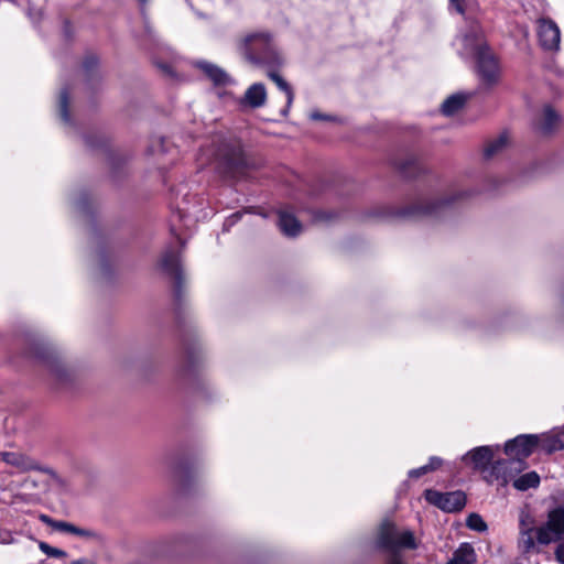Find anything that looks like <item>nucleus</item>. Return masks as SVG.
I'll return each mask as SVG.
<instances>
[{
    "mask_svg": "<svg viewBox=\"0 0 564 564\" xmlns=\"http://www.w3.org/2000/svg\"><path fill=\"white\" fill-rule=\"evenodd\" d=\"M564 538V508L547 512L544 523L536 525L535 518L522 510L519 514L518 549L522 554L540 552V545H549Z\"/></svg>",
    "mask_w": 564,
    "mask_h": 564,
    "instance_id": "f257e3e1",
    "label": "nucleus"
},
{
    "mask_svg": "<svg viewBox=\"0 0 564 564\" xmlns=\"http://www.w3.org/2000/svg\"><path fill=\"white\" fill-rule=\"evenodd\" d=\"M564 538V508L547 512L544 523L536 525L535 518L522 510L519 514L518 549L522 554L540 552V545H549Z\"/></svg>",
    "mask_w": 564,
    "mask_h": 564,
    "instance_id": "f03ea898",
    "label": "nucleus"
},
{
    "mask_svg": "<svg viewBox=\"0 0 564 564\" xmlns=\"http://www.w3.org/2000/svg\"><path fill=\"white\" fill-rule=\"evenodd\" d=\"M235 43L241 57L254 67L276 68L283 64V58L274 46L272 34L265 30L245 32L236 39Z\"/></svg>",
    "mask_w": 564,
    "mask_h": 564,
    "instance_id": "7ed1b4c3",
    "label": "nucleus"
},
{
    "mask_svg": "<svg viewBox=\"0 0 564 564\" xmlns=\"http://www.w3.org/2000/svg\"><path fill=\"white\" fill-rule=\"evenodd\" d=\"M26 354L43 360L52 381L57 387L65 388L74 381L73 369L43 341L30 344Z\"/></svg>",
    "mask_w": 564,
    "mask_h": 564,
    "instance_id": "20e7f679",
    "label": "nucleus"
},
{
    "mask_svg": "<svg viewBox=\"0 0 564 564\" xmlns=\"http://www.w3.org/2000/svg\"><path fill=\"white\" fill-rule=\"evenodd\" d=\"M540 445V438L536 435H519L513 440H510L505 445V452L510 457L508 460L497 462L492 467V474L498 479L500 477V470L507 468V466L522 464V460L530 456L533 449Z\"/></svg>",
    "mask_w": 564,
    "mask_h": 564,
    "instance_id": "39448f33",
    "label": "nucleus"
},
{
    "mask_svg": "<svg viewBox=\"0 0 564 564\" xmlns=\"http://www.w3.org/2000/svg\"><path fill=\"white\" fill-rule=\"evenodd\" d=\"M377 542L380 547L391 551L393 554L400 549L413 550L417 547L412 531H400L393 523L389 521H384L380 525L378 530Z\"/></svg>",
    "mask_w": 564,
    "mask_h": 564,
    "instance_id": "423d86ee",
    "label": "nucleus"
},
{
    "mask_svg": "<svg viewBox=\"0 0 564 564\" xmlns=\"http://www.w3.org/2000/svg\"><path fill=\"white\" fill-rule=\"evenodd\" d=\"M425 499L433 506L445 512H456L466 505V496L463 491L441 492L434 489L424 491Z\"/></svg>",
    "mask_w": 564,
    "mask_h": 564,
    "instance_id": "0eeeda50",
    "label": "nucleus"
},
{
    "mask_svg": "<svg viewBox=\"0 0 564 564\" xmlns=\"http://www.w3.org/2000/svg\"><path fill=\"white\" fill-rule=\"evenodd\" d=\"M466 195V192L456 191L453 194L440 199L419 203L409 209L402 210V217L436 216L438 210Z\"/></svg>",
    "mask_w": 564,
    "mask_h": 564,
    "instance_id": "6e6552de",
    "label": "nucleus"
},
{
    "mask_svg": "<svg viewBox=\"0 0 564 564\" xmlns=\"http://www.w3.org/2000/svg\"><path fill=\"white\" fill-rule=\"evenodd\" d=\"M478 73L484 80L492 83L499 74L498 63L491 52L477 40L475 47Z\"/></svg>",
    "mask_w": 564,
    "mask_h": 564,
    "instance_id": "1a4fd4ad",
    "label": "nucleus"
},
{
    "mask_svg": "<svg viewBox=\"0 0 564 564\" xmlns=\"http://www.w3.org/2000/svg\"><path fill=\"white\" fill-rule=\"evenodd\" d=\"M538 37L540 45L546 51H557L561 43V32L556 23L550 19L538 21Z\"/></svg>",
    "mask_w": 564,
    "mask_h": 564,
    "instance_id": "9d476101",
    "label": "nucleus"
},
{
    "mask_svg": "<svg viewBox=\"0 0 564 564\" xmlns=\"http://www.w3.org/2000/svg\"><path fill=\"white\" fill-rule=\"evenodd\" d=\"M268 99L267 88L262 83H253L239 98L238 105L243 110L258 109L265 105Z\"/></svg>",
    "mask_w": 564,
    "mask_h": 564,
    "instance_id": "9b49d317",
    "label": "nucleus"
},
{
    "mask_svg": "<svg viewBox=\"0 0 564 564\" xmlns=\"http://www.w3.org/2000/svg\"><path fill=\"white\" fill-rule=\"evenodd\" d=\"M218 160L229 169H236L243 163L241 145L236 140H223L216 151Z\"/></svg>",
    "mask_w": 564,
    "mask_h": 564,
    "instance_id": "f8f14e48",
    "label": "nucleus"
},
{
    "mask_svg": "<svg viewBox=\"0 0 564 564\" xmlns=\"http://www.w3.org/2000/svg\"><path fill=\"white\" fill-rule=\"evenodd\" d=\"M498 446H478L467 452L462 460L466 465L473 466L476 470H485L487 466L492 462Z\"/></svg>",
    "mask_w": 564,
    "mask_h": 564,
    "instance_id": "ddd939ff",
    "label": "nucleus"
},
{
    "mask_svg": "<svg viewBox=\"0 0 564 564\" xmlns=\"http://www.w3.org/2000/svg\"><path fill=\"white\" fill-rule=\"evenodd\" d=\"M197 67L200 68L216 86H226L232 82L231 77L215 64L202 61L197 63Z\"/></svg>",
    "mask_w": 564,
    "mask_h": 564,
    "instance_id": "4468645a",
    "label": "nucleus"
},
{
    "mask_svg": "<svg viewBox=\"0 0 564 564\" xmlns=\"http://www.w3.org/2000/svg\"><path fill=\"white\" fill-rule=\"evenodd\" d=\"M0 459L11 466L17 467L21 471H26L36 468L35 462L21 453L2 452L0 453Z\"/></svg>",
    "mask_w": 564,
    "mask_h": 564,
    "instance_id": "2eb2a0df",
    "label": "nucleus"
},
{
    "mask_svg": "<svg viewBox=\"0 0 564 564\" xmlns=\"http://www.w3.org/2000/svg\"><path fill=\"white\" fill-rule=\"evenodd\" d=\"M161 267L167 274L173 276L176 281L181 280L178 254L172 247H169L164 251L161 258Z\"/></svg>",
    "mask_w": 564,
    "mask_h": 564,
    "instance_id": "dca6fc26",
    "label": "nucleus"
},
{
    "mask_svg": "<svg viewBox=\"0 0 564 564\" xmlns=\"http://www.w3.org/2000/svg\"><path fill=\"white\" fill-rule=\"evenodd\" d=\"M279 227L289 237H295L302 231V225L296 217L286 210L279 212Z\"/></svg>",
    "mask_w": 564,
    "mask_h": 564,
    "instance_id": "f3484780",
    "label": "nucleus"
},
{
    "mask_svg": "<svg viewBox=\"0 0 564 564\" xmlns=\"http://www.w3.org/2000/svg\"><path fill=\"white\" fill-rule=\"evenodd\" d=\"M560 123V116L556 111H554L551 107H545L541 119L538 123V129L544 133H551L554 129L557 128Z\"/></svg>",
    "mask_w": 564,
    "mask_h": 564,
    "instance_id": "a211bd4d",
    "label": "nucleus"
},
{
    "mask_svg": "<svg viewBox=\"0 0 564 564\" xmlns=\"http://www.w3.org/2000/svg\"><path fill=\"white\" fill-rule=\"evenodd\" d=\"M540 445L547 453L563 449L564 431H554L550 434L543 435V437L540 440Z\"/></svg>",
    "mask_w": 564,
    "mask_h": 564,
    "instance_id": "6ab92c4d",
    "label": "nucleus"
},
{
    "mask_svg": "<svg viewBox=\"0 0 564 564\" xmlns=\"http://www.w3.org/2000/svg\"><path fill=\"white\" fill-rule=\"evenodd\" d=\"M475 562L476 553L474 547L468 543H463L447 564H475Z\"/></svg>",
    "mask_w": 564,
    "mask_h": 564,
    "instance_id": "aec40b11",
    "label": "nucleus"
},
{
    "mask_svg": "<svg viewBox=\"0 0 564 564\" xmlns=\"http://www.w3.org/2000/svg\"><path fill=\"white\" fill-rule=\"evenodd\" d=\"M275 68H268V77L278 86L279 89L285 93L286 95V108L283 111L284 115L289 111L292 106L294 99V93L290 85L278 74L274 72Z\"/></svg>",
    "mask_w": 564,
    "mask_h": 564,
    "instance_id": "412c9836",
    "label": "nucleus"
},
{
    "mask_svg": "<svg viewBox=\"0 0 564 564\" xmlns=\"http://www.w3.org/2000/svg\"><path fill=\"white\" fill-rule=\"evenodd\" d=\"M466 102V96L462 94H455L446 98L442 104V112L445 116H452L458 112Z\"/></svg>",
    "mask_w": 564,
    "mask_h": 564,
    "instance_id": "4be33fe9",
    "label": "nucleus"
},
{
    "mask_svg": "<svg viewBox=\"0 0 564 564\" xmlns=\"http://www.w3.org/2000/svg\"><path fill=\"white\" fill-rule=\"evenodd\" d=\"M540 484V476L535 471H530L519 476L512 482L513 487L518 490L524 491L530 488H535Z\"/></svg>",
    "mask_w": 564,
    "mask_h": 564,
    "instance_id": "5701e85b",
    "label": "nucleus"
},
{
    "mask_svg": "<svg viewBox=\"0 0 564 564\" xmlns=\"http://www.w3.org/2000/svg\"><path fill=\"white\" fill-rule=\"evenodd\" d=\"M508 144V137L507 134H500L495 140L490 141L487 147L485 148V156L487 159H490L495 156L496 154L500 153L503 149H506Z\"/></svg>",
    "mask_w": 564,
    "mask_h": 564,
    "instance_id": "b1692460",
    "label": "nucleus"
},
{
    "mask_svg": "<svg viewBox=\"0 0 564 564\" xmlns=\"http://www.w3.org/2000/svg\"><path fill=\"white\" fill-rule=\"evenodd\" d=\"M55 530L62 531V532H67V533L75 534L78 536H84V538L93 536V532H90L89 530L78 528V527H76L69 522H65V521H58V523L55 524Z\"/></svg>",
    "mask_w": 564,
    "mask_h": 564,
    "instance_id": "393cba45",
    "label": "nucleus"
},
{
    "mask_svg": "<svg viewBox=\"0 0 564 564\" xmlns=\"http://www.w3.org/2000/svg\"><path fill=\"white\" fill-rule=\"evenodd\" d=\"M68 102H69L68 93L66 89H62L58 95V112H59L61 120L65 124L70 123V118H69V113H68Z\"/></svg>",
    "mask_w": 564,
    "mask_h": 564,
    "instance_id": "a878e982",
    "label": "nucleus"
},
{
    "mask_svg": "<svg viewBox=\"0 0 564 564\" xmlns=\"http://www.w3.org/2000/svg\"><path fill=\"white\" fill-rule=\"evenodd\" d=\"M466 525L474 531L485 532L487 524L478 513H470L466 519Z\"/></svg>",
    "mask_w": 564,
    "mask_h": 564,
    "instance_id": "bb28decb",
    "label": "nucleus"
},
{
    "mask_svg": "<svg viewBox=\"0 0 564 564\" xmlns=\"http://www.w3.org/2000/svg\"><path fill=\"white\" fill-rule=\"evenodd\" d=\"M40 550L51 557H66L67 553L61 549L48 545L46 542L39 543Z\"/></svg>",
    "mask_w": 564,
    "mask_h": 564,
    "instance_id": "cd10ccee",
    "label": "nucleus"
},
{
    "mask_svg": "<svg viewBox=\"0 0 564 564\" xmlns=\"http://www.w3.org/2000/svg\"><path fill=\"white\" fill-rule=\"evenodd\" d=\"M98 63H99L98 57H96L94 55H89L85 58L83 66L87 73H93L97 68Z\"/></svg>",
    "mask_w": 564,
    "mask_h": 564,
    "instance_id": "c85d7f7f",
    "label": "nucleus"
},
{
    "mask_svg": "<svg viewBox=\"0 0 564 564\" xmlns=\"http://www.w3.org/2000/svg\"><path fill=\"white\" fill-rule=\"evenodd\" d=\"M430 471H433V466H422V467H419V468H415V469H411L409 471V477L411 478H419Z\"/></svg>",
    "mask_w": 564,
    "mask_h": 564,
    "instance_id": "c756f323",
    "label": "nucleus"
},
{
    "mask_svg": "<svg viewBox=\"0 0 564 564\" xmlns=\"http://www.w3.org/2000/svg\"><path fill=\"white\" fill-rule=\"evenodd\" d=\"M555 558L561 564H564V542L560 543L554 552Z\"/></svg>",
    "mask_w": 564,
    "mask_h": 564,
    "instance_id": "7c9ffc66",
    "label": "nucleus"
},
{
    "mask_svg": "<svg viewBox=\"0 0 564 564\" xmlns=\"http://www.w3.org/2000/svg\"><path fill=\"white\" fill-rule=\"evenodd\" d=\"M310 118L312 120H334L333 117L328 116V115H323L318 111H313L310 113Z\"/></svg>",
    "mask_w": 564,
    "mask_h": 564,
    "instance_id": "2f4dec72",
    "label": "nucleus"
},
{
    "mask_svg": "<svg viewBox=\"0 0 564 564\" xmlns=\"http://www.w3.org/2000/svg\"><path fill=\"white\" fill-rule=\"evenodd\" d=\"M443 460L440 457L433 456L430 458L429 464L425 466H433V470L437 469L442 465Z\"/></svg>",
    "mask_w": 564,
    "mask_h": 564,
    "instance_id": "473e14b6",
    "label": "nucleus"
},
{
    "mask_svg": "<svg viewBox=\"0 0 564 564\" xmlns=\"http://www.w3.org/2000/svg\"><path fill=\"white\" fill-rule=\"evenodd\" d=\"M40 520H41L43 523H45V524H47V525L52 527L53 529H55V524H56V523H58V521H55V520L51 519V518H50L48 516H46V514H41V516H40Z\"/></svg>",
    "mask_w": 564,
    "mask_h": 564,
    "instance_id": "72a5a7b5",
    "label": "nucleus"
},
{
    "mask_svg": "<svg viewBox=\"0 0 564 564\" xmlns=\"http://www.w3.org/2000/svg\"><path fill=\"white\" fill-rule=\"evenodd\" d=\"M387 564H404L398 554H392L388 560Z\"/></svg>",
    "mask_w": 564,
    "mask_h": 564,
    "instance_id": "f704fd0d",
    "label": "nucleus"
},
{
    "mask_svg": "<svg viewBox=\"0 0 564 564\" xmlns=\"http://www.w3.org/2000/svg\"><path fill=\"white\" fill-rule=\"evenodd\" d=\"M70 564H96V563L88 558H78V560L70 562Z\"/></svg>",
    "mask_w": 564,
    "mask_h": 564,
    "instance_id": "c9c22d12",
    "label": "nucleus"
},
{
    "mask_svg": "<svg viewBox=\"0 0 564 564\" xmlns=\"http://www.w3.org/2000/svg\"><path fill=\"white\" fill-rule=\"evenodd\" d=\"M451 2H452V3H455L456 9H457V11H458V12H460V13L463 12V8H462V6L459 4L458 0H451Z\"/></svg>",
    "mask_w": 564,
    "mask_h": 564,
    "instance_id": "e433bc0d",
    "label": "nucleus"
},
{
    "mask_svg": "<svg viewBox=\"0 0 564 564\" xmlns=\"http://www.w3.org/2000/svg\"><path fill=\"white\" fill-rule=\"evenodd\" d=\"M240 217V214L237 213V214H234L229 219L228 221H230V224H234V220L232 219H238Z\"/></svg>",
    "mask_w": 564,
    "mask_h": 564,
    "instance_id": "4c0bfd02",
    "label": "nucleus"
},
{
    "mask_svg": "<svg viewBox=\"0 0 564 564\" xmlns=\"http://www.w3.org/2000/svg\"><path fill=\"white\" fill-rule=\"evenodd\" d=\"M464 41L466 42V45H469V41H470V40H469V35H466V36H465V39H464Z\"/></svg>",
    "mask_w": 564,
    "mask_h": 564,
    "instance_id": "58836bf2",
    "label": "nucleus"
},
{
    "mask_svg": "<svg viewBox=\"0 0 564 564\" xmlns=\"http://www.w3.org/2000/svg\"><path fill=\"white\" fill-rule=\"evenodd\" d=\"M502 478H503V481H505V482H508V478H507V476H505V475H503V476H502Z\"/></svg>",
    "mask_w": 564,
    "mask_h": 564,
    "instance_id": "ea45409f",
    "label": "nucleus"
},
{
    "mask_svg": "<svg viewBox=\"0 0 564 564\" xmlns=\"http://www.w3.org/2000/svg\"><path fill=\"white\" fill-rule=\"evenodd\" d=\"M142 4L147 3L149 0H139Z\"/></svg>",
    "mask_w": 564,
    "mask_h": 564,
    "instance_id": "a19ab883",
    "label": "nucleus"
}]
</instances>
